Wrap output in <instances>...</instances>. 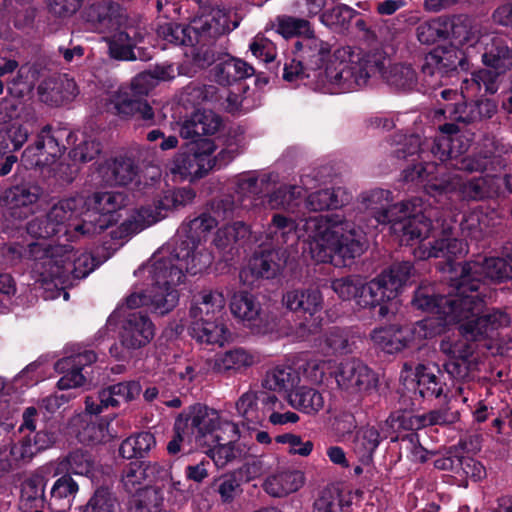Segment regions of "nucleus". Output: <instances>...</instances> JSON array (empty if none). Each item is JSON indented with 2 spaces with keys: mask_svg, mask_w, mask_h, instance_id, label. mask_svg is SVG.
Wrapping results in <instances>:
<instances>
[{
  "mask_svg": "<svg viewBox=\"0 0 512 512\" xmlns=\"http://www.w3.org/2000/svg\"><path fill=\"white\" fill-rule=\"evenodd\" d=\"M225 297L218 290H204L197 294L190 308V321L223 318Z\"/></svg>",
  "mask_w": 512,
  "mask_h": 512,
  "instance_id": "33",
  "label": "nucleus"
},
{
  "mask_svg": "<svg viewBox=\"0 0 512 512\" xmlns=\"http://www.w3.org/2000/svg\"><path fill=\"white\" fill-rule=\"evenodd\" d=\"M276 252L268 251L255 255L240 272L244 284L252 285L258 278H273L278 274L282 264L275 261Z\"/></svg>",
  "mask_w": 512,
  "mask_h": 512,
  "instance_id": "37",
  "label": "nucleus"
},
{
  "mask_svg": "<svg viewBox=\"0 0 512 512\" xmlns=\"http://www.w3.org/2000/svg\"><path fill=\"white\" fill-rule=\"evenodd\" d=\"M257 362L258 357L256 354L243 348H235L216 354L209 365L214 372L235 374L253 366Z\"/></svg>",
  "mask_w": 512,
  "mask_h": 512,
  "instance_id": "34",
  "label": "nucleus"
},
{
  "mask_svg": "<svg viewBox=\"0 0 512 512\" xmlns=\"http://www.w3.org/2000/svg\"><path fill=\"white\" fill-rule=\"evenodd\" d=\"M110 423L101 419L98 422L87 423L77 433L80 442L98 444L111 440L115 435L109 429Z\"/></svg>",
  "mask_w": 512,
  "mask_h": 512,
  "instance_id": "62",
  "label": "nucleus"
},
{
  "mask_svg": "<svg viewBox=\"0 0 512 512\" xmlns=\"http://www.w3.org/2000/svg\"><path fill=\"white\" fill-rule=\"evenodd\" d=\"M155 328L148 316L140 313H130L123 323L121 331L122 345L131 350L146 346L153 339Z\"/></svg>",
  "mask_w": 512,
  "mask_h": 512,
  "instance_id": "28",
  "label": "nucleus"
},
{
  "mask_svg": "<svg viewBox=\"0 0 512 512\" xmlns=\"http://www.w3.org/2000/svg\"><path fill=\"white\" fill-rule=\"evenodd\" d=\"M31 251L37 262L32 266V272L38 275V279L45 284H66L70 275L74 278H84L94 270V261L89 253L74 252L70 246L60 245L47 255V249L37 245L31 246Z\"/></svg>",
  "mask_w": 512,
  "mask_h": 512,
  "instance_id": "10",
  "label": "nucleus"
},
{
  "mask_svg": "<svg viewBox=\"0 0 512 512\" xmlns=\"http://www.w3.org/2000/svg\"><path fill=\"white\" fill-rule=\"evenodd\" d=\"M236 410L239 416L248 423H261L265 418V412L260 406V398L254 391L243 393L236 402Z\"/></svg>",
  "mask_w": 512,
  "mask_h": 512,
  "instance_id": "59",
  "label": "nucleus"
},
{
  "mask_svg": "<svg viewBox=\"0 0 512 512\" xmlns=\"http://www.w3.org/2000/svg\"><path fill=\"white\" fill-rule=\"evenodd\" d=\"M140 392L141 386L136 381L117 383L101 390V402L116 407L134 400Z\"/></svg>",
  "mask_w": 512,
  "mask_h": 512,
  "instance_id": "51",
  "label": "nucleus"
},
{
  "mask_svg": "<svg viewBox=\"0 0 512 512\" xmlns=\"http://www.w3.org/2000/svg\"><path fill=\"white\" fill-rule=\"evenodd\" d=\"M155 444L156 441L153 434L141 432L125 439L120 445L119 453L126 459L143 457Z\"/></svg>",
  "mask_w": 512,
  "mask_h": 512,
  "instance_id": "55",
  "label": "nucleus"
},
{
  "mask_svg": "<svg viewBox=\"0 0 512 512\" xmlns=\"http://www.w3.org/2000/svg\"><path fill=\"white\" fill-rule=\"evenodd\" d=\"M304 483L305 475L302 471L283 469L266 478L264 490L273 497H285L298 491Z\"/></svg>",
  "mask_w": 512,
  "mask_h": 512,
  "instance_id": "36",
  "label": "nucleus"
},
{
  "mask_svg": "<svg viewBox=\"0 0 512 512\" xmlns=\"http://www.w3.org/2000/svg\"><path fill=\"white\" fill-rule=\"evenodd\" d=\"M85 206L86 200L82 195L63 199L56 203L47 214L35 217L27 223V234L36 240L28 244L29 255L34 261L33 266L37 259L31 251L32 245L39 244L40 247L47 249V255H50L60 246L53 245L54 238L59 239L66 236L67 240H72L81 235V231H75L74 226L80 225L75 221L83 215Z\"/></svg>",
  "mask_w": 512,
  "mask_h": 512,
  "instance_id": "8",
  "label": "nucleus"
},
{
  "mask_svg": "<svg viewBox=\"0 0 512 512\" xmlns=\"http://www.w3.org/2000/svg\"><path fill=\"white\" fill-rule=\"evenodd\" d=\"M232 315L244 325L253 328L261 316V304L257 298L248 292H235L230 299Z\"/></svg>",
  "mask_w": 512,
  "mask_h": 512,
  "instance_id": "39",
  "label": "nucleus"
},
{
  "mask_svg": "<svg viewBox=\"0 0 512 512\" xmlns=\"http://www.w3.org/2000/svg\"><path fill=\"white\" fill-rule=\"evenodd\" d=\"M442 331V323L436 322L433 318H426L412 325L399 326V340L404 350L420 345L424 340L433 338Z\"/></svg>",
  "mask_w": 512,
  "mask_h": 512,
  "instance_id": "43",
  "label": "nucleus"
},
{
  "mask_svg": "<svg viewBox=\"0 0 512 512\" xmlns=\"http://www.w3.org/2000/svg\"><path fill=\"white\" fill-rule=\"evenodd\" d=\"M86 205H92V213L89 220H84L82 224L75 225V231H81V235H94L102 232L117 221L115 213L126 205V197L121 192H103L95 193L88 200ZM89 209L85 206L84 212Z\"/></svg>",
  "mask_w": 512,
  "mask_h": 512,
  "instance_id": "18",
  "label": "nucleus"
},
{
  "mask_svg": "<svg viewBox=\"0 0 512 512\" xmlns=\"http://www.w3.org/2000/svg\"><path fill=\"white\" fill-rule=\"evenodd\" d=\"M335 379L338 387L348 394L368 393L376 388L378 382L376 374L357 359L340 363Z\"/></svg>",
  "mask_w": 512,
  "mask_h": 512,
  "instance_id": "22",
  "label": "nucleus"
},
{
  "mask_svg": "<svg viewBox=\"0 0 512 512\" xmlns=\"http://www.w3.org/2000/svg\"><path fill=\"white\" fill-rule=\"evenodd\" d=\"M40 101L50 106H61L73 101L79 94L74 79L64 76L43 80L37 89Z\"/></svg>",
  "mask_w": 512,
  "mask_h": 512,
  "instance_id": "29",
  "label": "nucleus"
},
{
  "mask_svg": "<svg viewBox=\"0 0 512 512\" xmlns=\"http://www.w3.org/2000/svg\"><path fill=\"white\" fill-rule=\"evenodd\" d=\"M219 421L218 411L206 406L195 405L181 413L174 424V437L167 445L169 454L174 455L182 448L209 446L213 441V425Z\"/></svg>",
  "mask_w": 512,
  "mask_h": 512,
  "instance_id": "13",
  "label": "nucleus"
},
{
  "mask_svg": "<svg viewBox=\"0 0 512 512\" xmlns=\"http://www.w3.org/2000/svg\"><path fill=\"white\" fill-rule=\"evenodd\" d=\"M391 201L390 191L372 190L362 195L360 209L373 216L377 224L390 223L401 244H409L411 240L427 235L429 227L422 220L424 208L421 199L393 205Z\"/></svg>",
  "mask_w": 512,
  "mask_h": 512,
  "instance_id": "6",
  "label": "nucleus"
},
{
  "mask_svg": "<svg viewBox=\"0 0 512 512\" xmlns=\"http://www.w3.org/2000/svg\"><path fill=\"white\" fill-rule=\"evenodd\" d=\"M482 61L497 75L504 74L512 69V47L499 38H493L490 44H486Z\"/></svg>",
  "mask_w": 512,
  "mask_h": 512,
  "instance_id": "44",
  "label": "nucleus"
},
{
  "mask_svg": "<svg viewBox=\"0 0 512 512\" xmlns=\"http://www.w3.org/2000/svg\"><path fill=\"white\" fill-rule=\"evenodd\" d=\"M38 411L30 406L22 413V422L18 427L19 436L10 448V457L15 463H28L38 453L51 448L57 440V435L50 429L35 432Z\"/></svg>",
  "mask_w": 512,
  "mask_h": 512,
  "instance_id": "16",
  "label": "nucleus"
},
{
  "mask_svg": "<svg viewBox=\"0 0 512 512\" xmlns=\"http://www.w3.org/2000/svg\"><path fill=\"white\" fill-rule=\"evenodd\" d=\"M136 167L129 158L106 160L99 164L94 179L99 184L127 185L136 177Z\"/></svg>",
  "mask_w": 512,
  "mask_h": 512,
  "instance_id": "31",
  "label": "nucleus"
},
{
  "mask_svg": "<svg viewBox=\"0 0 512 512\" xmlns=\"http://www.w3.org/2000/svg\"><path fill=\"white\" fill-rule=\"evenodd\" d=\"M451 273L457 275L460 282H465L468 288V294H471L469 287L472 282H477L476 293L484 302L482 292L480 291L482 281L488 279L491 281H504L512 279V260L510 257H486L481 261H474L452 266Z\"/></svg>",
  "mask_w": 512,
  "mask_h": 512,
  "instance_id": "17",
  "label": "nucleus"
},
{
  "mask_svg": "<svg viewBox=\"0 0 512 512\" xmlns=\"http://www.w3.org/2000/svg\"><path fill=\"white\" fill-rule=\"evenodd\" d=\"M466 54L453 45L438 46L428 53L422 65L423 81L429 87L443 84V78L455 71L458 66L463 67Z\"/></svg>",
  "mask_w": 512,
  "mask_h": 512,
  "instance_id": "19",
  "label": "nucleus"
},
{
  "mask_svg": "<svg viewBox=\"0 0 512 512\" xmlns=\"http://www.w3.org/2000/svg\"><path fill=\"white\" fill-rule=\"evenodd\" d=\"M276 26L277 32L284 38L298 36L303 39L306 36L314 34L311 25L307 20L293 16H278L276 19Z\"/></svg>",
  "mask_w": 512,
  "mask_h": 512,
  "instance_id": "61",
  "label": "nucleus"
},
{
  "mask_svg": "<svg viewBox=\"0 0 512 512\" xmlns=\"http://www.w3.org/2000/svg\"><path fill=\"white\" fill-rule=\"evenodd\" d=\"M87 19L92 23H99L103 31L110 35L105 37L109 46L110 55L119 60H132L136 56L134 48L144 42L148 35L146 27L141 23H134L122 14H116L112 6L107 3H94L87 11Z\"/></svg>",
  "mask_w": 512,
  "mask_h": 512,
  "instance_id": "9",
  "label": "nucleus"
},
{
  "mask_svg": "<svg viewBox=\"0 0 512 512\" xmlns=\"http://www.w3.org/2000/svg\"><path fill=\"white\" fill-rule=\"evenodd\" d=\"M62 152V147L47 126L39 133L35 143L24 150L22 159L28 167H46L55 164Z\"/></svg>",
  "mask_w": 512,
  "mask_h": 512,
  "instance_id": "26",
  "label": "nucleus"
},
{
  "mask_svg": "<svg viewBox=\"0 0 512 512\" xmlns=\"http://www.w3.org/2000/svg\"><path fill=\"white\" fill-rule=\"evenodd\" d=\"M319 347L327 355L346 354L352 351L348 333L338 327H332L323 334Z\"/></svg>",
  "mask_w": 512,
  "mask_h": 512,
  "instance_id": "54",
  "label": "nucleus"
},
{
  "mask_svg": "<svg viewBox=\"0 0 512 512\" xmlns=\"http://www.w3.org/2000/svg\"><path fill=\"white\" fill-rule=\"evenodd\" d=\"M468 139L459 133L458 127L447 123L440 127V135L432 147L433 155L441 162L456 159L468 149Z\"/></svg>",
  "mask_w": 512,
  "mask_h": 512,
  "instance_id": "30",
  "label": "nucleus"
},
{
  "mask_svg": "<svg viewBox=\"0 0 512 512\" xmlns=\"http://www.w3.org/2000/svg\"><path fill=\"white\" fill-rule=\"evenodd\" d=\"M299 60L285 64L283 77L289 82L301 81L314 90L336 94L365 86L377 69L360 51L342 48L329 58L330 46L313 35L296 44Z\"/></svg>",
  "mask_w": 512,
  "mask_h": 512,
  "instance_id": "2",
  "label": "nucleus"
},
{
  "mask_svg": "<svg viewBox=\"0 0 512 512\" xmlns=\"http://www.w3.org/2000/svg\"><path fill=\"white\" fill-rule=\"evenodd\" d=\"M221 126L220 117L211 110H197L181 126L183 138L214 135Z\"/></svg>",
  "mask_w": 512,
  "mask_h": 512,
  "instance_id": "38",
  "label": "nucleus"
},
{
  "mask_svg": "<svg viewBox=\"0 0 512 512\" xmlns=\"http://www.w3.org/2000/svg\"><path fill=\"white\" fill-rule=\"evenodd\" d=\"M46 478L42 472L37 471L28 476L21 486L23 501L34 503L43 502L45 498Z\"/></svg>",
  "mask_w": 512,
  "mask_h": 512,
  "instance_id": "64",
  "label": "nucleus"
},
{
  "mask_svg": "<svg viewBox=\"0 0 512 512\" xmlns=\"http://www.w3.org/2000/svg\"><path fill=\"white\" fill-rule=\"evenodd\" d=\"M190 334L197 342L219 346L231 336L223 318L190 321Z\"/></svg>",
  "mask_w": 512,
  "mask_h": 512,
  "instance_id": "35",
  "label": "nucleus"
},
{
  "mask_svg": "<svg viewBox=\"0 0 512 512\" xmlns=\"http://www.w3.org/2000/svg\"><path fill=\"white\" fill-rule=\"evenodd\" d=\"M283 306L302 317L291 335L297 340H303L315 333L321 326L324 298L318 288H294L282 296Z\"/></svg>",
  "mask_w": 512,
  "mask_h": 512,
  "instance_id": "14",
  "label": "nucleus"
},
{
  "mask_svg": "<svg viewBox=\"0 0 512 512\" xmlns=\"http://www.w3.org/2000/svg\"><path fill=\"white\" fill-rule=\"evenodd\" d=\"M30 131L23 124L14 123L0 129V157L18 151L27 141Z\"/></svg>",
  "mask_w": 512,
  "mask_h": 512,
  "instance_id": "57",
  "label": "nucleus"
},
{
  "mask_svg": "<svg viewBox=\"0 0 512 512\" xmlns=\"http://www.w3.org/2000/svg\"><path fill=\"white\" fill-rule=\"evenodd\" d=\"M350 200L348 192L342 188L323 189L310 194L306 200V207L312 211L337 209Z\"/></svg>",
  "mask_w": 512,
  "mask_h": 512,
  "instance_id": "47",
  "label": "nucleus"
},
{
  "mask_svg": "<svg viewBox=\"0 0 512 512\" xmlns=\"http://www.w3.org/2000/svg\"><path fill=\"white\" fill-rule=\"evenodd\" d=\"M42 190L37 185L14 186L4 191L0 197V205L4 207L10 217L22 220L33 212Z\"/></svg>",
  "mask_w": 512,
  "mask_h": 512,
  "instance_id": "25",
  "label": "nucleus"
},
{
  "mask_svg": "<svg viewBox=\"0 0 512 512\" xmlns=\"http://www.w3.org/2000/svg\"><path fill=\"white\" fill-rule=\"evenodd\" d=\"M412 275V264L401 262L392 265L369 282L362 280L360 295H358V307L371 309L379 306L381 317L395 314L399 306L397 298L402 287Z\"/></svg>",
  "mask_w": 512,
  "mask_h": 512,
  "instance_id": "12",
  "label": "nucleus"
},
{
  "mask_svg": "<svg viewBox=\"0 0 512 512\" xmlns=\"http://www.w3.org/2000/svg\"><path fill=\"white\" fill-rule=\"evenodd\" d=\"M79 491L78 483L69 475L58 478L51 487L48 506L52 512L69 510Z\"/></svg>",
  "mask_w": 512,
  "mask_h": 512,
  "instance_id": "41",
  "label": "nucleus"
},
{
  "mask_svg": "<svg viewBox=\"0 0 512 512\" xmlns=\"http://www.w3.org/2000/svg\"><path fill=\"white\" fill-rule=\"evenodd\" d=\"M288 403L303 413L315 414L324 408L325 397L318 390L301 386L288 394Z\"/></svg>",
  "mask_w": 512,
  "mask_h": 512,
  "instance_id": "48",
  "label": "nucleus"
},
{
  "mask_svg": "<svg viewBox=\"0 0 512 512\" xmlns=\"http://www.w3.org/2000/svg\"><path fill=\"white\" fill-rule=\"evenodd\" d=\"M153 87L151 75L141 73L133 78L128 86H120L116 90L109 91L105 100L107 109L114 113H130L133 105L147 95Z\"/></svg>",
  "mask_w": 512,
  "mask_h": 512,
  "instance_id": "24",
  "label": "nucleus"
},
{
  "mask_svg": "<svg viewBox=\"0 0 512 512\" xmlns=\"http://www.w3.org/2000/svg\"><path fill=\"white\" fill-rule=\"evenodd\" d=\"M447 38L454 47L473 48L480 42L479 26L467 17L447 19Z\"/></svg>",
  "mask_w": 512,
  "mask_h": 512,
  "instance_id": "40",
  "label": "nucleus"
},
{
  "mask_svg": "<svg viewBox=\"0 0 512 512\" xmlns=\"http://www.w3.org/2000/svg\"><path fill=\"white\" fill-rule=\"evenodd\" d=\"M442 331V323L436 322L433 318H426L412 325L399 326V340L404 350L420 345L424 340L433 338Z\"/></svg>",
  "mask_w": 512,
  "mask_h": 512,
  "instance_id": "42",
  "label": "nucleus"
},
{
  "mask_svg": "<svg viewBox=\"0 0 512 512\" xmlns=\"http://www.w3.org/2000/svg\"><path fill=\"white\" fill-rule=\"evenodd\" d=\"M264 234L267 244L275 247L293 245L303 239L309 244L311 257L315 261L331 262L335 258L346 261L361 255L366 231L356 229L353 223L338 213L308 217L303 220L301 227L292 218L275 213Z\"/></svg>",
  "mask_w": 512,
  "mask_h": 512,
  "instance_id": "3",
  "label": "nucleus"
},
{
  "mask_svg": "<svg viewBox=\"0 0 512 512\" xmlns=\"http://www.w3.org/2000/svg\"><path fill=\"white\" fill-rule=\"evenodd\" d=\"M437 368L434 365L418 364L413 367L405 363L400 374V380L408 390H413L421 397L438 398L443 388L438 380Z\"/></svg>",
  "mask_w": 512,
  "mask_h": 512,
  "instance_id": "23",
  "label": "nucleus"
},
{
  "mask_svg": "<svg viewBox=\"0 0 512 512\" xmlns=\"http://www.w3.org/2000/svg\"><path fill=\"white\" fill-rule=\"evenodd\" d=\"M452 274V293L439 296L432 286L421 284L415 292L412 304L416 309L435 314L437 317L432 318L442 323V330L446 325L459 324L463 338L443 339L440 350L448 357L445 363L447 373L456 380H465L477 370L480 361L476 351L478 344L468 341L484 342L487 349L497 347L496 353H504L509 349L505 337L508 336L512 317L501 310L480 315L483 301L475 292L478 283L472 282L469 287L471 294H468L465 282H460L457 275Z\"/></svg>",
  "mask_w": 512,
  "mask_h": 512,
  "instance_id": "1",
  "label": "nucleus"
},
{
  "mask_svg": "<svg viewBox=\"0 0 512 512\" xmlns=\"http://www.w3.org/2000/svg\"><path fill=\"white\" fill-rule=\"evenodd\" d=\"M215 216L202 214L186 224H183L178 230L177 241H185L195 247L202 245L207 234L217 225L218 219H228L234 215L235 205L228 199L221 200L213 206Z\"/></svg>",
  "mask_w": 512,
  "mask_h": 512,
  "instance_id": "21",
  "label": "nucleus"
},
{
  "mask_svg": "<svg viewBox=\"0 0 512 512\" xmlns=\"http://www.w3.org/2000/svg\"><path fill=\"white\" fill-rule=\"evenodd\" d=\"M381 441L377 427L366 425L359 428L354 436L353 451L361 464H369Z\"/></svg>",
  "mask_w": 512,
  "mask_h": 512,
  "instance_id": "45",
  "label": "nucleus"
},
{
  "mask_svg": "<svg viewBox=\"0 0 512 512\" xmlns=\"http://www.w3.org/2000/svg\"><path fill=\"white\" fill-rule=\"evenodd\" d=\"M223 145L224 142L220 138H201L192 144L188 152L176 154L168 165V171L179 180L202 177L217 164H226L237 154L238 148L231 143L226 144L215 154Z\"/></svg>",
  "mask_w": 512,
  "mask_h": 512,
  "instance_id": "11",
  "label": "nucleus"
},
{
  "mask_svg": "<svg viewBox=\"0 0 512 512\" xmlns=\"http://www.w3.org/2000/svg\"><path fill=\"white\" fill-rule=\"evenodd\" d=\"M60 470L75 475L90 476L95 467L93 457L85 450L71 451L59 463Z\"/></svg>",
  "mask_w": 512,
  "mask_h": 512,
  "instance_id": "53",
  "label": "nucleus"
},
{
  "mask_svg": "<svg viewBox=\"0 0 512 512\" xmlns=\"http://www.w3.org/2000/svg\"><path fill=\"white\" fill-rule=\"evenodd\" d=\"M492 218L482 211H472L464 216L461 222L462 233L475 240H479L490 232Z\"/></svg>",
  "mask_w": 512,
  "mask_h": 512,
  "instance_id": "58",
  "label": "nucleus"
},
{
  "mask_svg": "<svg viewBox=\"0 0 512 512\" xmlns=\"http://www.w3.org/2000/svg\"><path fill=\"white\" fill-rule=\"evenodd\" d=\"M430 211H423V222L429 227L427 235L411 240L408 245H416L413 254L420 260L430 257H443L449 262L453 257L461 256L467 252V245L462 240L453 237L452 226L450 224H441L436 222V226L432 225L429 220Z\"/></svg>",
  "mask_w": 512,
  "mask_h": 512,
  "instance_id": "15",
  "label": "nucleus"
},
{
  "mask_svg": "<svg viewBox=\"0 0 512 512\" xmlns=\"http://www.w3.org/2000/svg\"><path fill=\"white\" fill-rule=\"evenodd\" d=\"M147 266V263L140 267L135 275L144 278L146 285L149 287L147 292H134L126 298V305L129 308H137L140 306H151L156 313L161 315L168 313L174 309L179 300V292L177 289L161 284V288L152 281L148 272L141 273V270Z\"/></svg>",
  "mask_w": 512,
  "mask_h": 512,
  "instance_id": "20",
  "label": "nucleus"
},
{
  "mask_svg": "<svg viewBox=\"0 0 512 512\" xmlns=\"http://www.w3.org/2000/svg\"><path fill=\"white\" fill-rule=\"evenodd\" d=\"M160 212L153 205L142 206L131 213L120 226L125 236L133 235L160 221Z\"/></svg>",
  "mask_w": 512,
  "mask_h": 512,
  "instance_id": "49",
  "label": "nucleus"
},
{
  "mask_svg": "<svg viewBox=\"0 0 512 512\" xmlns=\"http://www.w3.org/2000/svg\"><path fill=\"white\" fill-rule=\"evenodd\" d=\"M370 337L373 343L386 353L393 354L403 350L397 325L375 328Z\"/></svg>",
  "mask_w": 512,
  "mask_h": 512,
  "instance_id": "60",
  "label": "nucleus"
},
{
  "mask_svg": "<svg viewBox=\"0 0 512 512\" xmlns=\"http://www.w3.org/2000/svg\"><path fill=\"white\" fill-rule=\"evenodd\" d=\"M250 233V228L244 222L239 221L219 228L213 242L217 248L226 249L234 244L244 243Z\"/></svg>",
  "mask_w": 512,
  "mask_h": 512,
  "instance_id": "56",
  "label": "nucleus"
},
{
  "mask_svg": "<svg viewBox=\"0 0 512 512\" xmlns=\"http://www.w3.org/2000/svg\"><path fill=\"white\" fill-rule=\"evenodd\" d=\"M212 260V254L202 245L194 247L185 241L176 242L175 247L169 244L155 252L141 273L148 272L160 288L163 283L177 289L184 280V270L190 274L201 273L211 265Z\"/></svg>",
  "mask_w": 512,
  "mask_h": 512,
  "instance_id": "7",
  "label": "nucleus"
},
{
  "mask_svg": "<svg viewBox=\"0 0 512 512\" xmlns=\"http://www.w3.org/2000/svg\"><path fill=\"white\" fill-rule=\"evenodd\" d=\"M457 415L449 413L446 410H435L422 415H413L411 413L393 414L389 418L391 426L405 430H418L429 425H444L456 421Z\"/></svg>",
  "mask_w": 512,
  "mask_h": 512,
  "instance_id": "32",
  "label": "nucleus"
},
{
  "mask_svg": "<svg viewBox=\"0 0 512 512\" xmlns=\"http://www.w3.org/2000/svg\"><path fill=\"white\" fill-rule=\"evenodd\" d=\"M228 29L227 17L220 10L195 17L189 25L166 22L157 29V35L171 44L189 46L185 52L197 68H205L215 61L216 39Z\"/></svg>",
  "mask_w": 512,
  "mask_h": 512,
  "instance_id": "5",
  "label": "nucleus"
},
{
  "mask_svg": "<svg viewBox=\"0 0 512 512\" xmlns=\"http://www.w3.org/2000/svg\"><path fill=\"white\" fill-rule=\"evenodd\" d=\"M94 361H96V355L89 350L57 361L55 369L63 374L57 383L58 388L67 390L82 386L86 381L82 370Z\"/></svg>",
  "mask_w": 512,
  "mask_h": 512,
  "instance_id": "27",
  "label": "nucleus"
},
{
  "mask_svg": "<svg viewBox=\"0 0 512 512\" xmlns=\"http://www.w3.org/2000/svg\"><path fill=\"white\" fill-rule=\"evenodd\" d=\"M300 383V376L297 371L291 367L278 366L266 373L263 380V386L266 389L289 394L294 392Z\"/></svg>",
  "mask_w": 512,
  "mask_h": 512,
  "instance_id": "46",
  "label": "nucleus"
},
{
  "mask_svg": "<svg viewBox=\"0 0 512 512\" xmlns=\"http://www.w3.org/2000/svg\"><path fill=\"white\" fill-rule=\"evenodd\" d=\"M302 195L301 186L284 184L267 196V204L271 209L293 210Z\"/></svg>",
  "mask_w": 512,
  "mask_h": 512,
  "instance_id": "52",
  "label": "nucleus"
},
{
  "mask_svg": "<svg viewBox=\"0 0 512 512\" xmlns=\"http://www.w3.org/2000/svg\"><path fill=\"white\" fill-rule=\"evenodd\" d=\"M387 83L397 89H412L417 82V76L411 66L395 64L385 73Z\"/></svg>",
  "mask_w": 512,
  "mask_h": 512,
  "instance_id": "63",
  "label": "nucleus"
},
{
  "mask_svg": "<svg viewBox=\"0 0 512 512\" xmlns=\"http://www.w3.org/2000/svg\"><path fill=\"white\" fill-rule=\"evenodd\" d=\"M215 71V78L222 85H229L238 79L250 77L254 73L252 66L235 58L225 59L216 66Z\"/></svg>",
  "mask_w": 512,
  "mask_h": 512,
  "instance_id": "50",
  "label": "nucleus"
},
{
  "mask_svg": "<svg viewBox=\"0 0 512 512\" xmlns=\"http://www.w3.org/2000/svg\"><path fill=\"white\" fill-rule=\"evenodd\" d=\"M403 177L407 182L423 185L426 193L442 204L453 196L473 200L493 197L502 186L500 177L488 174L463 182L458 174H444L443 167L435 163L415 165L404 170Z\"/></svg>",
  "mask_w": 512,
  "mask_h": 512,
  "instance_id": "4",
  "label": "nucleus"
}]
</instances>
